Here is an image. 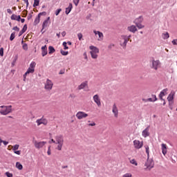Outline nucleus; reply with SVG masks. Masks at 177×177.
<instances>
[{
	"instance_id": "11",
	"label": "nucleus",
	"mask_w": 177,
	"mask_h": 177,
	"mask_svg": "<svg viewBox=\"0 0 177 177\" xmlns=\"http://www.w3.org/2000/svg\"><path fill=\"white\" fill-rule=\"evenodd\" d=\"M88 113L84 112V111H78L76 113V118L77 120H83V118H86L88 117Z\"/></svg>"
},
{
	"instance_id": "60",
	"label": "nucleus",
	"mask_w": 177,
	"mask_h": 177,
	"mask_svg": "<svg viewBox=\"0 0 177 177\" xmlns=\"http://www.w3.org/2000/svg\"><path fill=\"white\" fill-rule=\"evenodd\" d=\"M100 32V31L93 30V32H94L95 35H99V32Z\"/></svg>"
},
{
	"instance_id": "50",
	"label": "nucleus",
	"mask_w": 177,
	"mask_h": 177,
	"mask_svg": "<svg viewBox=\"0 0 177 177\" xmlns=\"http://www.w3.org/2000/svg\"><path fill=\"white\" fill-rule=\"evenodd\" d=\"M171 44L173 45H177V39H173L172 41H171Z\"/></svg>"
},
{
	"instance_id": "17",
	"label": "nucleus",
	"mask_w": 177,
	"mask_h": 177,
	"mask_svg": "<svg viewBox=\"0 0 177 177\" xmlns=\"http://www.w3.org/2000/svg\"><path fill=\"white\" fill-rule=\"evenodd\" d=\"M127 30L130 32H133V34H135V32H136V31H138V28H136V26H135V25H131V26L127 27Z\"/></svg>"
},
{
	"instance_id": "27",
	"label": "nucleus",
	"mask_w": 177,
	"mask_h": 177,
	"mask_svg": "<svg viewBox=\"0 0 177 177\" xmlns=\"http://www.w3.org/2000/svg\"><path fill=\"white\" fill-rule=\"evenodd\" d=\"M162 37L163 38V39H168V38H169V33H168V32H167L166 33H162Z\"/></svg>"
},
{
	"instance_id": "45",
	"label": "nucleus",
	"mask_w": 177,
	"mask_h": 177,
	"mask_svg": "<svg viewBox=\"0 0 177 177\" xmlns=\"http://www.w3.org/2000/svg\"><path fill=\"white\" fill-rule=\"evenodd\" d=\"M15 154H17V156H20L21 154V151H14Z\"/></svg>"
},
{
	"instance_id": "37",
	"label": "nucleus",
	"mask_w": 177,
	"mask_h": 177,
	"mask_svg": "<svg viewBox=\"0 0 177 177\" xmlns=\"http://www.w3.org/2000/svg\"><path fill=\"white\" fill-rule=\"evenodd\" d=\"M63 46H64V49L66 50L67 49H68V46H67V42L64 41L62 44Z\"/></svg>"
},
{
	"instance_id": "53",
	"label": "nucleus",
	"mask_w": 177,
	"mask_h": 177,
	"mask_svg": "<svg viewBox=\"0 0 177 177\" xmlns=\"http://www.w3.org/2000/svg\"><path fill=\"white\" fill-rule=\"evenodd\" d=\"M12 30H14V31H20V28L17 26L14 27Z\"/></svg>"
},
{
	"instance_id": "20",
	"label": "nucleus",
	"mask_w": 177,
	"mask_h": 177,
	"mask_svg": "<svg viewBox=\"0 0 177 177\" xmlns=\"http://www.w3.org/2000/svg\"><path fill=\"white\" fill-rule=\"evenodd\" d=\"M134 24H140L142 23H143V17L140 16L138 18H136L134 21H133Z\"/></svg>"
},
{
	"instance_id": "12",
	"label": "nucleus",
	"mask_w": 177,
	"mask_h": 177,
	"mask_svg": "<svg viewBox=\"0 0 177 177\" xmlns=\"http://www.w3.org/2000/svg\"><path fill=\"white\" fill-rule=\"evenodd\" d=\"M133 146L135 149H142V147H143V142H140L138 140H136L133 141Z\"/></svg>"
},
{
	"instance_id": "64",
	"label": "nucleus",
	"mask_w": 177,
	"mask_h": 177,
	"mask_svg": "<svg viewBox=\"0 0 177 177\" xmlns=\"http://www.w3.org/2000/svg\"><path fill=\"white\" fill-rule=\"evenodd\" d=\"M62 37H66V31H63L62 32Z\"/></svg>"
},
{
	"instance_id": "63",
	"label": "nucleus",
	"mask_w": 177,
	"mask_h": 177,
	"mask_svg": "<svg viewBox=\"0 0 177 177\" xmlns=\"http://www.w3.org/2000/svg\"><path fill=\"white\" fill-rule=\"evenodd\" d=\"M49 143H55L56 145V140L51 139V140L49 142Z\"/></svg>"
},
{
	"instance_id": "8",
	"label": "nucleus",
	"mask_w": 177,
	"mask_h": 177,
	"mask_svg": "<svg viewBox=\"0 0 177 177\" xmlns=\"http://www.w3.org/2000/svg\"><path fill=\"white\" fill-rule=\"evenodd\" d=\"M53 88V82L52 80L47 79L45 83L44 89L46 91H52Z\"/></svg>"
},
{
	"instance_id": "61",
	"label": "nucleus",
	"mask_w": 177,
	"mask_h": 177,
	"mask_svg": "<svg viewBox=\"0 0 177 177\" xmlns=\"http://www.w3.org/2000/svg\"><path fill=\"white\" fill-rule=\"evenodd\" d=\"M66 168H68V165H62V169H66Z\"/></svg>"
},
{
	"instance_id": "59",
	"label": "nucleus",
	"mask_w": 177,
	"mask_h": 177,
	"mask_svg": "<svg viewBox=\"0 0 177 177\" xmlns=\"http://www.w3.org/2000/svg\"><path fill=\"white\" fill-rule=\"evenodd\" d=\"M83 55L84 56V59L88 60V55H86V53H84Z\"/></svg>"
},
{
	"instance_id": "38",
	"label": "nucleus",
	"mask_w": 177,
	"mask_h": 177,
	"mask_svg": "<svg viewBox=\"0 0 177 177\" xmlns=\"http://www.w3.org/2000/svg\"><path fill=\"white\" fill-rule=\"evenodd\" d=\"M122 177H132V174L127 173L122 176Z\"/></svg>"
},
{
	"instance_id": "10",
	"label": "nucleus",
	"mask_w": 177,
	"mask_h": 177,
	"mask_svg": "<svg viewBox=\"0 0 177 177\" xmlns=\"http://www.w3.org/2000/svg\"><path fill=\"white\" fill-rule=\"evenodd\" d=\"M36 123L37 124V127H39V125H48V119L42 117L40 119H37L36 120Z\"/></svg>"
},
{
	"instance_id": "5",
	"label": "nucleus",
	"mask_w": 177,
	"mask_h": 177,
	"mask_svg": "<svg viewBox=\"0 0 177 177\" xmlns=\"http://www.w3.org/2000/svg\"><path fill=\"white\" fill-rule=\"evenodd\" d=\"M89 49L91 50L90 53L92 59H97V53H99V48L95 46H90Z\"/></svg>"
},
{
	"instance_id": "49",
	"label": "nucleus",
	"mask_w": 177,
	"mask_h": 177,
	"mask_svg": "<svg viewBox=\"0 0 177 177\" xmlns=\"http://www.w3.org/2000/svg\"><path fill=\"white\" fill-rule=\"evenodd\" d=\"M0 56H3V48H0Z\"/></svg>"
},
{
	"instance_id": "26",
	"label": "nucleus",
	"mask_w": 177,
	"mask_h": 177,
	"mask_svg": "<svg viewBox=\"0 0 177 177\" xmlns=\"http://www.w3.org/2000/svg\"><path fill=\"white\" fill-rule=\"evenodd\" d=\"M41 20V17L37 15L34 21V26H37V24H39V21Z\"/></svg>"
},
{
	"instance_id": "51",
	"label": "nucleus",
	"mask_w": 177,
	"mask_h": 177,
	"mask_svg": "<svg viewBox=\"0 0 177 177\" xmlns=\"http://www.w3.org/2000/svg\"><path fill=\"white\" fill-rule=\"evenodd\" d=\"M22 30H24L25 32L27 31V24H25L22 28Z\"/></svg>"
},
{
	"instance_id": "58",
	"label": "nucleus",
	"mask_w": 177,
	"mask_h": 177,
	"mask_svg": "<svg viewBox=\"0 0 177 177\" xmlns=\"http://www.w3.org/2000/svg\"><path fill=\"white\" fill-rule=\"evenodd\" d=\"M131 37H132L131 35H129V36L126 35V38H127L128 42H129V39H131Z\"/></svg>"
},
{
	"instance_id": "2",
	"label": "nucleus",
	"mask_w": 177,
	"mask_h": 177,
	"mask_svg": "<svg viewBox=\"0 0 177 177\" xmlns=\"http://www.w3.org/2000/svg\"><path fill=\"white\" fill-rule=\"evenodd\" d=\"M35 66H37V63H35V62H32L30 64L29 68L24 75V81H26V77L28 74H34V72L35 71Z\"/></svg>"
},
{
	"instance_id": "42",
	"label": "nucleus",
	"mask_w": 177,
	"mask_h": 177,
	"mask_svg": "<svg viewBox=\"0 0 177 177\" xmlns=\"http://www.w3.org/2000/svg\"><path fill=\"white\" fill-rule=\"evenodd\" d=\"M73 3L75 6H78V3H80V0H73Z\"/></svg>"
},
{
	"instance_id": "32",
	"label": "nucleus",
	"mask_w": 177,
	"mask_h": 177,
	"mask_svg": "<svg viewBox=\"0 0 177 177\" xmlns=\"http://www.w3.org/2000/svg\"><path fill=\"white\" fill-rule=\"evenodd\" d=\"M130 162L133 165H135L136 167H138V162H136V160L132 159L130 160Z\"/></svg>"
},
{
	"instance_id": "41",
	"label": "nucleus",
	"mask_w": 177,
	"mask_h": 177,
	"mask_svg": "<svg viewBox=\"0 0 177 177\" xmlns=\"http://www.w3.org/2000/svg\"><path fill=\"white\" fill-rule=\"evenodd\" d=\"M77 37H78L79 41H81V39H82V33H78Z\"/></svg>"
},
{
	"instance_id": "16",
	"label": "nucleus",
	"mask_w": 177,
	"mask_h": 177,
	"mask_svg": "<svg viewBox=\"0 0 177 177\" xmlns=\"http://www.w3.org/2000/svg\"><path fill=\"white\" fill-rule=\"evenodd\" d=\"M112 113H113L115 118H118V108H117V105H115V104L113 105Z\"/></svg>"
},
{
	"instance_id": "48",
	"label": "nucleus",
	"mask_w": 177,
	"mask_h": 177,
	"mask_svg": "<svg viewBox=\"0 0 177 177\" xmlns=\"http://www.w3.org/2000/svg\"><path fill=\"white\" fill-rule=\"evenodd\" d=\"M47 154H48V156H50V154H52L51 151H50V146L48 147Z\"/></svg>"
},
{
	"instance_id": "25",
	"label": "nucleus",
	"mask_w": 177,
	"mask_h": 177,
	"mask_svg": "<svg viewBox=\"0 0 177 177\" xmlns=\"http://www.w3.org/2000/svg\"><path fill=\"white\" fill-rule=\"evenodd\" d=\"M56 52V50H55V48L52 46H50L48 47V54L52 55V53H55Z\"/></svg>"
},
{
	"instance_id": "23",
	"label": "nucleus",
	"mask_w": 177,
	"mask_h": 177,
	"mask_svg": "<svg viewBox=\"0 0 177 177\" xmlns=\"http://www.w3.org/2000/svg\"><path fill=\"white\" fill-rule=\"evenodd\" d=\"M11 20H16L17 21H20L21 17L20 15H12L11 16Z\"/></svg>"
},
{
	"instance_id": "40",
	"label": "nucleus",
	"mask_w": 177,
	"mask_h": 177,
	"mask_svg": "<svg viewBox=\"0 0 177 177\" xmlns=\"http://www.w3.org/2000/svg\"><path fill=\"white\" fill-rule=\"evenodd\" d=\"M60 12H62V9H57L56 11H55V16H59V13H60Z\"/></svg>"
},
{
	"instance_id": "54",
	"label": "nucleus",
	"mask_w": 177,
	"mask_h": 177,
	"mask_svg": "<svg viewBox=\"0 0 177 177\" xmlns=\"http://www.w3.org/2000/svg\"><path fill=\"white\" fill-rule=\"evenodd\" d=\"M7 12H8L9 15H12V13H13V12L12 11V10H10V8H8V9H7Z\"/></svg>"
},
{
	"instance_id": "24",
	"label": "nucleus",
	"mask_w": 177,
	"mask_h": 177,
	"mask_svg": "<svg viewBox=\"0 0 177 177\" xmlns=\"http://www.w3.org/2000/svg\"><path fill=\"white\" fill-rule=\"evenodd\" d=\"M71 9H73V4L70 3L68 7L66 8V15H68L71 12Z\"/></svg>"
},
{
	"instance_id": "29",
	"label": "nucleus",
	"mask_w": 177,
	"mask_h": 177,
	"mask_svg": "<svg viewBox=\"0 0 177 177\" xmlns=\"http://www.w3.org/2000/svg\"><path fill=\"white\" fill-rule=\"evenodd\" d=\"M98 41H103V32H98Z\"/></svg>"
},
{
	"instance_id": "47",
	"label": "nucleus",
	"mask_w": 177,
	"mask_h": 177,
	"mask_svg": "<svg viewBox=\"0 0 177 177\" xmlns=\"http://www.w3.org/2000/svg\"><path fill=\"white\" fill-rule=\"evenodd\" d=\"M113 48H114L113 44H111L108 46V49H113Z\"/></svg>"
},
{
	"instance_id": "30",
	"label": "nucleus",
	"mask_w": 177,
	"mask_h": 177,
	"mask_svg": "<svg viewBox=\"0 0 177 177\" xmlns=\"http://www.w3.org/2000/svg\"><path fill=\"white\" fill-rule=\"evenodd\" d=\"M167 100L169 102H172V100H174V94H169L167 97Z\"/></svg>"
},
{
	"instance_id": "28",
	"label": "nucleus",
	"mask_w": 177,
	"mask_h": 177,
	"mask_svg": "<svg viewBox=\"0 0 177 177\" xmlns=\"http://www.w3.org/2000/svg\"><path fill=\"white\" fill-rule=\"evenodd\" d=\"M16 168H17V169L21 170V169H23V165H21L20 162H16Z\"/></svg>"
},
{
	"instance_id": "31",
	"label": "nucleus",
	"mask_w": 177,
	"mask_h": 177,
	"mask_svg": "<svg viewBox=\"0 0 177 177\" xmlns=\"http://www.w3.org/2000/svg\"><path fill=\"white\" fill-rule=\"evenodd\" d=\"M16 35V32H13L11 35H10V41H13V39H15V36Z\"/></svg>"
},
{
	"instance_id": "19",
	"label": "nucleus",
	"mask_w": 177,
	"mask_h": 177,
	"mask_svg": "<svg viewBox=\"0 0 177 177\" xmlns=\"http://www.w3.org/2000/svg\"><path fill=\"white\" fill-rule=\"evenodd\" d=\"M48 55V48H46V46L41 47V55L43 57H45Z\"/></svg>"
},
{
	"instance_id": "6",
	"label": "nucleus",
	"mask_w": 177,
	"mask_h": 177,
	"mask_svg": "<svg viewBox=\"0 0 177 177\" xmlns=\"http://www.w3.org/2000/svg\"><path fill=\"white\" fill-rule=\"evenodd\" d=\"M127 44H128V39L127 35H122L120 40V45L123 49L127 48Z\"/></svg>"
},
{
	"instance_id": "4",
	"label": "nucleus",
	"mask_w": 177,
	"mask_h": 177,
	"mask_svg": "<svg viewBox=\"0 0 177 177\" xmlns=\"http://www.w3.org/2000/svg\"><path fill=\"white\" fill-rule=\"evenodd\" d=\"M150 67L152 70L157 71L158 68H161V62L159 59H152L150 61Z\"/></svg>"
},
{
	"instance_id": "7",
	"label": "nucleus",
	"mask_w": 177,
	"mask_h": 177,
	"mask_svg": "<svg viewBox=\"0 0 177 177\" xmlns=\"http://www.w3.org/2000/svg\"><path fill=\"white\" fill-rule=\"evenodd\" d=\"M145 166L147 167L145 169L150 171L152 168H154V161L153 159H147Z\"/></svg>"
},
{
	"instance_id": "36",
	"label": "nucleus",
	"mask_w": 177,
	"mask_h": 177,
	"mask_svg": "<svg viewBox=\"0 0 177 177\" xmlns=\"http://www.w3.org/2000/svg\"><path fill=\"white\" fill-rule=\"evenodd\" d=\"M19 147H20V145H15L12 147L13 151H16V150H19Z\"/></svg>"
},
{
	"instance_id": "13",
	"label": "nucleus",
	"mask_w": 177,
	"mask_h": 177,
	"mask_svg": "<svg viewBox=\"0 0 177 177\" xmlns=\"http://www.w3.org/2000/svg\"><path fill=\"white\" fill-rule=\"evenodd\" d=\"M93 99L94 102L97 104V106L98 107H100L102 106V102L100 101V97H99V95L96 94L93 97Z\"/></svg>"
},
{
	"instance_id": "52",
	"label": "nucleus",
	"mask_w": 177,
	"mask_h": 177,
	"mask_svg": "<svg viewBox=\"0 0 177 177\" xmlns=\"http://www.w3.org/2000/svg\"><path fill=\"white\" fill-rule=\"evenodd\" d=\"M151 98L153 99L154 102H156L157 100V96L156 95H152Z\"/></svg>"
},
{
	"instance_id": "55",
	"label": "nucleus",
	"mask_w": 177,
	"mask_h": 177,
	"mask_svg": "<svg viewBox=\"0 0 177 177\" xmlns=\"http://www.w3.org/2000/svg\"><path fill=\"white\" fill-rule=\"evenodd\" d=\"M3 144L4 145V146H8V145H9V142L3 140Z\"/></svg>"
},
{
	"instance_id": "14",
	"label": "nucleus",
	"mask_w": 177,
	"mask_h": 177,
	"mask_svg": "<svg viewBox=\"0 0 177 177\" xmlns=\"http://www.w3.org/2000/svg\"><path fill=\"white\" fill-rule=\"evenodd\" d=\"M150 130V126H148L145 130L142 132V136L143 138H147V136H150V132L149 131Z\"/></svg>"
},
{
	"instance_id": "46",
	"label": "nucleus",
	"mask_w": 177,
	"mask_h": 177,
	"mask_svg": "<svg viewBox=\"0 0 177 177\" xmlns=\"http://www.w3.org/2000/svg\"><path fill=\"white\" fill-rule=\"evenodd\" d=\"M145 149H146V153L149 157V147H148V145H145Z\"/></svg>"
},
{
	"instance_id": "22",
	"label": "nucleus",
	"mask_w": 177,
	"mask_h": 177,
	"mask_svg": "<svg viewBox=\"0 0 177 177\" xmlns=\"http://www.w3.org/2000/svg\"><path fill=\"white\" fill-rule=\"evenodd\" d=\"M161 147H162V153L163 156H165L167 154V145L162 144L161 145Z\"/></svg>"
},
{
	"instance_id": "9",
	"label": "nucleus",
	"mask_w": 177,
	"mask_h": 177,
	"mask_svg": "<svg viewBox=\"0 0 177 177\" xmlns=\"http://www.w3.org/2000/svg\"><path fill=\"white\" fill-rule=\"evenodd\" d=\"M34 143V146L35 147V149H42V147H44V146H45V145H46V142L45 141H40V142H38L37 140H35L33 142Z\"/></svg>"
},
{
	"instance_id": "35",
	"label": "nucleus",
	"mask_w": 177,
	"mask_h": 177,
	"mask_svg": "<svg viewBox=\"0 0 177 177\" xmlns=\"http://www.w3.org/2000/svg\"><path fill=\"white\" fill-rule=\"evenodd\" d=\"M60 53L61 55H62V56H67V55H68V51H64L63 50H61Z\"/></svg>"
},
{
	"instance_id": "57",
	"label": "nucleus",
	"mask_w": 177,
	"mask_h": 177,
	"mask_svg": "<svg viewBox=\"0 0 177 177\" xmlns=\"http://www.w3.org/2000/svg\"><path fill=\"white\" fill-rule=\"evenodd\" d=\"M24 30H21L20 32H19V37H21V35H23V34H24Z\"/></svg>"
},
{
	"instance_id": "39",
	"label": "nucleus",
	"mask_w": 177,
	"mask_h": 177,
	"mask_svg": "<svg viewBox=\"0 0 177 177\" xmlns=\"http://www.w3.org/2000/svg\"><path fill=\"white\" fill-rule=\"evenodd\" d=\"M6 175L7 177H13V174L9 171L6 172Z\"/></svg>"
},
{
	"instance_id": "1",
	"label": "nucleus",
	"mask_w": 177,
	"mask_h": 177,
	"mask_svg": "<svg viewBox=\"0 0 177 177\" xmlns=\"http://www.w3.org/2000/svg\"><path fill=\"white\" fill-rule=\"evenodd\" d=\"M64 143V138H63V136L58 135L55 136V145H58L56 147L57 150L61 151L62 149L63 148V145Z\"/></svg>"
},
{
	"instance_id": "34",
	"label": "nucleus",
	"mask_w": 177,
	"mask_h": 177,
	"mask_svg": "<svg viewBox=\"0 0 177 177\" xmlns=\"http://www.w3.org/2000/svg\"><path fill=\"white\" fill-rule=\"evenodd\" d=\"M136 27H138L139 30H141V28H145V26L142 25V24H136Z\"/></svg>"
},
{
	"instance_id": "3",
	"label": "nucleus",
	"mask_w": 177,
	"mask_h": 177,
	"mask_svg": "<svg viewBox=\"0 0 177 177\" xmlns=\"http://www.w3.org/2000/svg\"><path fill=\"white\" fill-rule=\"evenodd\" d=\"M0 109V114L1 115H8V114H10L12 113V105H8V106H1Z\"/></svg>"
},
{
	"instance_id": "44",
	"label": "nucleus",
	"mask_w": 177,
	"mask_h": 177,
	"mask_svg": "<svg viewBox=\"0 0 177 177\" xmlns=\"http://www.w3.org/2000/svg\"><path fill=\"white\" fill-rule=\"evenodd\" d=\"M45 15H46V12H39V14H38V16L39 17H41V16H45Z\"/></svg>"
},
{
	"instance_id": "18",
	"label": "nucleus",
	"mask_w": 177,
	"mask_h": 177,
	"mask_svg": "<svg viewBox=\"0 0 177 177\" xmlns=\"http://www.w3.org/2000/svg\"><path fill=\"white\" fill-rule=\"evenodd\" d=\"M49 20H50V17H48L46 19V20H45L44 22H43V24H42V30L41 31L44 30V28H46V27H48V26H49Z\"/></svg>"
},
{
	"instance_id": "62",
	"label": "nucleus",
	"mask_w": 177,
	"mask_h": 177,
	"mask_svg": "<svg viewBox=\"0 0 177 177\" xmlns=\"http://www.w3.org/2000/svg\"><path fill=\"white\" fill-rule=\"evenodd\" d=\"M147 100V102H155L154 99H153V98H148Z\"/></svg>"
},
{
	"instance_id": "15",
	"label": "nucleus",
	"mask_w": 177,
	"mask_h": 177,
	"mask_svg": "<svg viewBox=\"0 0 177 177\" xmlns=\"http://www.w3.org/2000/svg\"><path fill=\"white\" fill-rule=\"evenodd\" d=\"M167 92H168V88H165L162 91H160V93L159 94V99H160V100H164V99L162 97H164V96L168 95Z\"/></svg>"
},
{
	"instance_id": "43",
	"label": "nucleus",
	"mask_w": 177,
	"mask_h": 177,
	"mask_svg": "<svg viewBox=\"0 0 177 177\" xmlns=\"http://www.w3.org/2000/svg\"><path fill=\"white\" fill-rule=\"evenodd\" d=\"M23 49H24V50H27V49H28V46L27 44L23 45Z\"/></svg>"
},
{
	"instance_id": "56",
	"label": "nucleus",
	"mask_w": 177,
	"mask_h": 177,
	"mask_svg": "<svg viewBox=\"0 0 177 177\" xmlns=\"http://www.w3.org/2000/svg\"><path fill=\"white\" fill-rule=\"evenodd\" d=\"M95 125H96V123H95V122L88 124V127H95Z\"/></svg>"
},
{
	"instance_id": "21",
	"label": "nucleus",
	"mask_w": 177,
	"mask_h": 177,
	"mask_svg": "<svg viewBox=\"0 0 177 177\" xmlns=\"http://www.w3.org/2000/svg\"><path fill=\"white\" fill-rule=\"evenodd\" d=\"M86 86H88V82H84L77 86V89L78 91H81L82 89H84Z\"/></svg>"
},
{
	"instance_id": "33",
	"label": "nucleus",
	"mask_w": 177,
	"mask_h": 177,
	"mask_svg": "<svg viewBox=\"0 0 177 177\" xmlns=\"http://www.w3.org/2000/svg\"><path fill=\"white\" fill-rule=\"evenodd\" d=\"M39 0H34L33 8H36V6H39Z\"/></svg>"
}]
</instances>
